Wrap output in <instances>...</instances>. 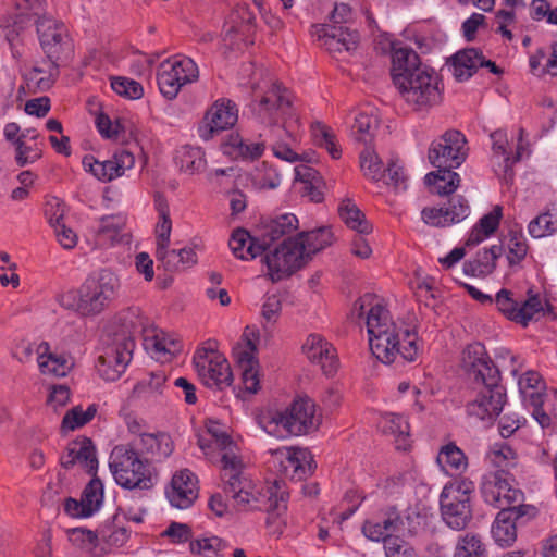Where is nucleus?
Segmentation results:
<instances>
[{
	"mask_svg": "<svg viewBox=\"0 0 557 557\" xmlns=\"http://www.w3.org/2000/svg\"><path fill=\"white\" fill-rule=\"evenodd\" d=\"M350 317L357 320L366 318L370 349L381 362L392 363L397 355L407 361L416 360L418 325L414 317L395 324L382 299L370 293L355 301Z\"/></svg>",
	"mask_w": 557,
	"mask_h": 557,
	"instance_id": "1",
	"label": "nucleus"
},
{
	"mask_svg": "<svg viewBox=\"0 0 557 557\" xmlns=\"http://www.w3.org/2000/svg\"><path fill=\"white\" fill-rule=\"evenodd\" d=\"M252 113L260 123L273 127V154L290 163L298 161L299 154L294 146L298 141L300 123L293 103V94L282 85L273 83L252 103Z\"/></svg>",
	"mask_w": 557,
	"mask_h": 557,
	"instance_id": "2",
	"label": "nucleus"
},
{
	"mask_svg": "<svg viewBox=\"0 0 557 557\" xmlns=\"http://www.w3.org/2000/svg\"><path fill=\"white\" fill-rule=\"evenodd\" d=\"M221 463L223 490L238 510H264L276 516L286 510L288 494L283 483L275 480L270 486H257L236 454L221 456Z\"/></svg>",
	"mask_w": 557,
	"mask_h": 557,
	"instance_id": "3",
	"label": "nucleus"
},
{
	"mask_svg": "<svg viewBox=\"0 0 557 557\" xmlns=\"http://www.w3.org/2000/svg\"><path fill=\"white\" fill-rule=\"evenodd\" d=\"M119 288V277L102 269L88 275L77 289L63 294L61 305L84 317L97 315L109 307Z\"/></svg>",
	"mask_w": 557,
	"mask_h": 557,
	"instance_id": "4",
	"label": "nucleus"
},
{
	"mask_svg": "<svg viewBox=\"0 0 557 557\" xmlns=\"http://www.w3.org/2000/svg\"><path fill=\"white\" fill-rule=\"evenodd\" d=\"M257 422L267 434L280 440L306 434L318 425L315 405L309 398H299L284 410L262 411Z\"/></svg>",
	"mask_w": 557,
	"mask_h": 557,
	"instance_id": "5",
	"label": "nucleus"
},
{
	"mask_svg": "<svg viewBox=\"0 0 557 557\" xmlns=\"http://www.w3.org/2000/svg\"><path fill=\"white\" fill-rule=\"evenodd\" d=\"M442 518L430 512L431 507H424L422 522L420 521V544L424 547L428 557H440L443 549V523L454 530H463L472 519L471 504L440 499ZM421 519V516H420Z\"/></svg>",
	"mask_w": 557,
	"mask_h": 557,
	"instance_id": "6",
	"label": "nucleus"
},
{
	"mask_svg": "<svg viewBox=\"0 0 557 557\" xmlns=\"http://www.w3.org/2000/svg\"><path fill=\"white\" fill-rule=\"evenodd\" d=\"M376 48L392 54V77L403 99L418 110V53L410 47L397 41L392 35H382Z\"/></svg>",
	"mask_w": 557,
	"mask_h": 557,
	"instance_id": "7",
	"label": "nucleus"
},
{
	"mask_svg": "<svg viewBox=\"0 0 557 557\" xmlns=\"http://www.w3.org/2000/svg\"><path fill=\"white\" fill-rule=\"evenodd\" d=\"M109 468L114 481L122 488L149 491L157 484V475L149 462L128 443L116 445L111 450Z\"/></svg>",
	"mask_w": 557,
	"mask_h": 557,
	"instance_id": "8",
	"label": "nucleus"
},
{
	"mask_svg": "<svg viewBox=\"0 0 557 557\" xmlns=\"http://www.w3.org/2000/svg\"><path fill=\"white\" fill-rule=\"evenodd\" d=\"M198 77V65L185 55H175L162 61L157 71L159 90L168 100L175 99L185 85L196 82Z\"/></svg>",
	"mask_w": 557,
	"mask_h": 557,
	"instance_id": "9",
	"label": "nucleus"
},
{
	"mask_svg": "<svg viewBox=\"0 0 557 557\" xmlns=\"http://www.w3.org/2000/svg\"><path fill=\"white\" fill-rule=\"evenodd\" d=\"M194 368L201 382L210 388L222 389L233 381L231 367L226 358L215 348V343L208 341L197 348L193 357Z\"/></svg>",
	"mask_w": 557,
	"mask_h": 557,
	"instance_id": "10",
	"label": "nucleus"
},
{
	"mask_svg": "<svg viewBox=\"0 0 557 557\" xmlns=\"http://www.w3.org/2000/svg\"><path fill=\"white\" fill-rule=\"evenodd\" d=\"M467 156V138L457 129L446 131L428 149V160L434 168H458Z\"/></svg>",
	"mask_w": 557,
	"mask_h": 557,
	"instance_id": "11",
	"label": "nucleus"
},
{
	"mask_svg": "<svg viewBox=\"0 0 557 557\" xmlns=\"http://www.w3.org/2000/svg\"><path fill=\"white\" fill-rule=\"evenodd\" d=\"M37 33L42 50L54 65L72 55L73 41L62 22L44 16L37 21Z\"/></svg>",
	"mask_w": 557,
	"mask_h": 557,
	"instance_id": "12",
	"label": "nucleus"
},
{
	"mask_svg": "<svg viewBox=\"0 0 557 557\" xmlns=\"http://www.w3.org/2000/svg\"><path fill=\"white\" fill-rule=\"evenodd\" d=\"M308 262L296 237H288L273 251L265 255V264L272 282L289 276Z\"/></svg>",
	"mask_w": 557,
	"mask_h": 557,
	"instance_id": "13",
	"label": "nucleus"
},
{
	"mask_svg": "<svg viewBox=\"0 0 557 557\" xmlns=\"http://www.w3.org/2000/svg\"><path fill=\"white\" fill-rule=\"evenodd\" d=\"M270 466L282 478L301 481L314 470V461L307 448L280 447L271 451Z\"/></svg>",
	"mask_w": 557,
	"mask_h": 557,
	"instance_id": "14",
	"label": "nucleus"
},
{
	"mask_svg": "<svg viewBox=\"0 0 557 557\" xmlns=\"http://www.w3.org/2000/svg\"><path fill=\"white\" fill-rule=\"evenodd\" d=\"M134 349L135 344L131 339L120 343L104 336L97 362L99 375L109 382L119 380L129 364Z\"/></svg>",
	"mask_w": 557,
	"mask_h": 557,
	"instance_id": "15",
	"label": "nucleus"
},
{
	"mask_svg": "<svg viewBox=\"0 0 557 557\" xmlns=\"http://www.w3.org/2000/svg\"><path fill=\"white\" fill-rule=\"evenodd\" d=\"M152 326V321L140 308L129 307L115 314L107 329L106 336L120 343L131 339L136 345V337L146 336Z\"/></svg>",
	"mask_w": 557,
	"mask_h": 557,
	"instance_id": "16",
	"label": "nucleus"
},
{
	"mask_svg": "<svg viewBox=\"0 0 557 557\" xmlns=\"http://www.w3.org/2000/svg\"><path fill=\"white\" fill-rule=\"evenodd\" d=\"M484 500L503 510V508L521 505L523 493L515 488L504 471H497L487 476L482 483Z\"/></svg>",
	"mask_w": 557,
	"mask_h": 557,
	"instance_id": "17",
	"label": "nucleus"
},
{
	"mask_svg": "<svg viewBox=\"0 0 557 557\" xmlns=\"http://www.w3.org/2000/svg\"><path fill=\"white\" fill-rule=\"evenodd\" d=\"M238 119V109L230 99H218L206 112L202 123L198 127L199 136L211 139L216 133L233 127Z\"/></svg>",
	"mask_w": 557,
	"mask_h": 557,
	"instance_id": "18",
	"label": "nucleus"
},
{
	"mask_svg": "<svg viewBox=\"0 0 557 557\" xmlns=\"http://www.w3.org/2000/svg\"><path fill=\"white\" fill-rule=\"evenodd\" d=\"M135 165V157L127 150L116 151L111 159L98 161L92 156L83 159V166L96 178L102 182H111Z\"/></svg>",
	"mask_w": 557,
	"mask_h": 557,
	"instance_id": "19",
	"label": "nucleus"
},
{
	"mask_svg": "<svg viewBox=\"0 0 557 557\" xmlns=\"http://www.w3.org/2000/svg\"><path fill=\"white\" fill-rule=\"evenodd\" d=\"M244 337L245 344L243 346L237 345L233 354L242 371V382L245 391L250 394H256L260 388L258 361L255 357L257 337L253 332H251L250 337L248 329L244 333Z\"/></svg>",
	"mask_w": 557,
	"mask_h": 557,
	"instance_id": "20",
	"label": "nucleus"
},
{
	"mask_svg": "<svg viewBox=\"0 0 557 557\" xmlns=\"http://www.w3.org/2000/svg\"><path fill=\"white\" fill-rule=\"evenodd\" d=\"M506 392L503 386H481L473 400L467 405V413L481 421H493L503 410Z\"/></svg>",
	"mask_w": 557,
	"mask_h": 557,
	"instance_id": "21",
	"label": "nucleus"
},
{
	"mask_svg": "<svg viewBox=\"0 0 557 557\" xmlns=\"http://www.w3.org/2000/svg\"><path fill=\"white\" fill-rule=\"evenodd\" d=\"M169 503L178 509L190 507L198 497L197 476L188 469L175 472L165 487Z\"/></svg>",
	"mask_w": 557,
	"mask_h": 557,
	"instance_id": "22",
	"label": "nucleus"
},
{
	"mask_svg": "<svg viewBox=\"0 0 557 557\" xmlns=\"http://www.w3.org/2000/svg\"><path fill=\"white\" fill-rule=\"evenodd\" d=\"M103 502V484L94 478L85 486L81 499L69 497L64 500V512L72 518H89L96 513Z\"/></svg>",
	"mask_w": 557,
	"mask_h": 557,
	"instance_id": "23",
	"label": "nucleus"
},
{
	"mask_svg": "<svg viewBox=\"0 0 557 557\" xmlns=\"http://www.w3.org/2000/svg\"><path fill=\"white\" fill-rule=\"evenodd\" d=\"M128 444L148 462L149 460L163 461L174 450V443L171 436L164 432L141 434V437H133Z\"/></svg>",
	"mask_w": 557,
	"mask_h": 557,
	"instance_id": "24",
	"label": "nucleus"
},
{
	"mask_svg": "<svg viewBox=\"0 0 557 557\" xmlns=\"http://www.w3.org/2000/svg\"><path fill=\"white\" fill-rule=\"evenodd\" d=\"M307 358L321 367L326 375H333L338 367V358L334 346L321 334L308 335L302 345Z\"/></svg>",
	"mask_w": 557,
	"mask_h": 557,
	"instance_id": "25",
	"label": "nucleus"
},
{
	"mask_svg": "<svg viewBox=\"0 0 557 557\" xmlns=\"http://www.w3.org/2000/svg\"><path fill=\"white\" fill-rule=\"evenodd\" d=\"M63 468L70 469L79 466L82 469L92 473L98 468L96 449L88 437H78L69 443L64 454L60 458Z\"/></svg>",
	"mask_w": 557,
	"mask_h": 557,
	"instance_id": "26",
	"label": "nucleus"
},
{
	"mask_svg": "<svg viewBox=\"0 0 557 557\" xmlns=\"http://www.w3.org/2000/svg\"><path fill=\"white\" fill-rule=\"evenodd\" d=\"M529 506L518 505L503 508L492 527V534L495 542L502 546H510L517 539L516 521L527 515Z\"/></svg>",
	"mask_w": 557,
	"mask_h": 557,
	"instance_id": "27",
	"label": "nucleus"
},
{
	"mask_svg": "<svg viewBox=\"0 0 557 557\" xmlns=\"http://www.w3.org/2000/svg\"><path fill=\"white\" fill-rule=\"evenodd\" d=\"M145 350L156 360L165 362L180 352L181 344L178 341L166 336L162 331L154 326L143 337Z\"/></svg>",
	"mask_w": 557,
	"mask_h": 557,
	"instance_id": "28",
	"label": "nucleus"
},
{
	"mask_svg": "<svg viewBox=\"0 0 557 557\" xmlns=\"http://www.w3.org/2000/svg\"><path fill=\"white\" fill-rule=\"evenodd\" d=\"M377 428L384 433L394 437L397 450L407 451L411 448L410 426L408 421L399 414L386 412L377 422Z\"/></svg>",
	"mask_w": 557,
	"mask_h": 557,
	"instance_id": "29",
	"label": "nucleus"
},
{
	"mask_svg": "<svg viewBox=\"0 0 557 557\" xmlns=\"http://www.w3.org/2000/svg\"><path fill=\"white\" fill-rule=\"evenodd\" d=\"M298 228V219L293 213L281 214L265 223L259 230L260 239L264 249L269 248L281 237L289 236Z\"/></svg>",
	"mask_w": 557,
	"mask_h": 557,
	"instance_id": "30",
	"label": "nucleus"
},
{
	"mask_svg": "<svg viewBox=\"0 0 557 557\" xmlns=\"http://www.w3.org/2000/svg\"><path fill=\"white\" fill-rule=\"evenodd\" d=\"M443 101V85L433 69L420 67V110H430Z\"/></svg>",
	"mask_w": 557,
	"mask_h": 557,
	"instance_id": "31",
	"label": "nucleus"
},
{
	"mask_svg": "<svg viewBox=\"0 0 557 557\" xmlns=\"http://www.w3.org/2000/svg\"><path fill=\"white\" fill-rule=\"evenodd\" d=\"M492 150L494 159H498L495 173L509 184L513 180L511 156L507 150L508 136L506 131L497 129L491 134Z\"/></svg>",
	"mask_w": 557,
	"mask_h": 557,
	"instance_id": "32",
	"label": "nucleus"
},
{
	"mask_svg": "<svg viewBox=\"0 0 557 557\" xmlns=\"http://www.w3.org/2000/svg\"><path fill=\"white\" fill-rule=\"evenodd\" d=\"M228 246L233 255L242 260L253 259L265 250L260 239V234L258 237H251L250 234L243 228L233 232L228 240Z\"/></svg>",
	"mask_w": 557,
	"mask_h": 557,
	"instance_id": "33",
	"label": "nucleus"
},
{
	"mask_svg": "<svg viewBox=\"0 0 557 557\" xmlns=\"http://www.w3.org/2000/svg\"><path fill=\"white\" fill-rule=\"evenodd\" d=\"M165 382L166 375L163 371L152 372L134 386L132 397L145 404L158 403L163 395Z\"/></svg>",
	"mask_w": 557,
	"mask_h": 557,
	"instance_id": "34",
	"label": "nucleus"
},
{
	"mask_svg": "<svg viewBox=\"0 0 557 557\" xmlns=\"http://www.w3.org/2000/svg\"><path fill=\"white\" fill-rule=\"evenodd\" d=\"M482 65V53L475 48L458 51L451 58L453 76L458 82L469 79Z\"/></svg>",
	"mask_w": 557,
	"mask_h": 557,
	"instance_id": "35",
	"label": "nucleus"
},
{
	"mask_svg": "<svg viewBox=\"0 0 557 557\" xmlns=\"http://www.w3.org/2000/svg\"><path fill=\"white\" fill-rule=\"evenodd\" d=\"M453 169L437 168L436 171L425 175L424 184L431 194L445 196L453 194L458 188L460 176Z\"/></svg>",
	"mask_w": 557,
	"mask_h": 557,
	"instance_id": "36",
	"label": "nucleus"
},
{
	"mask_svg": "<svg viewBox=\"0 0 557 557\" xmlns=\"http://www.w3.org/2000/svg\"><path fill=\"white\" fill-rule=\"evenodd\" d=\"M48 344L41 343L36 347L37 362L44 374L65 376L73 367L71 358L48 354Z\"/></svg>",
	"mask_w": 557,
	"mask_h": 557,
	"instance_id": "37",
	"label": "nucleus"
},
{
	"mask_svg": "<svg viewBox=\"0 0 557 557\" xmlns=\"http://www.w3.org/2000/svg\"><path fill=\"white\" fill-rule=\"evenodd\" d=\"M503 253L500 245H493L490 249L479 251L472 260L465 262L463 271L472 276H485L491 274L496 267V259Z\"/></svg>",
	"mask_w": 557,
	"mask_h": 557,
	"instance_id": "38",
	"label": "nucleus"
},
{
	"mask_svg": "<svg viewBox=\"0 0 557 557\" xmlns=\"http://www.w3.org/2000/svg\"><path fill=\"white\" fill-rule=\"evenodd\" d=\"M296 238L301 243V249L304 250L308 261L313 255L331 246L335 239L332 230L326 226L309 232H302L298 234Z\"/></svg>",
	"mask_w": 557,
	"mask_h": 557,
	"instance_id": "39",
	"label": "nucleus"
},
{
	"mask_svg": "<svg viewBox=\"0 0 557 557\" xmlns=\"http://www.w3.org/2000/svg\"><path fill=\"white\" fill-rule=\"evenodd\" d=\"M97 532L99 546L104 547L106 549L121 547L129 537L128 531L117 522L116 515L112 517V520L103 522Z\"/></svg>",
	"mask_w": 557,
	"mask_h": 557,
	"instance_id": "40",
	"label": "nucleus"
},
{
	"mask_svg": "<svg viewBox=\"0 0 557 557\" xmlns=\"http://www.w3.org/2000/svg\"><path fill=\"white\" fill-rule=\"evenodd\" d=\"M264 143L243 139L239 135H231L224 146V152L235 158L253 160L262 156Z\"/></svg>",
	"mask_w": 557,
	"mask_h": 557,
	"instance_id": "41",
	"label": "nucleus"
},
{
	"mask_svg": "<svg viewBox=\"0 0 557 557\" xmlns=\"http://www.w3.org/2000/svg\"><path fill=\"white\" fill-rule=\"evenodd\" d=\"M338 214L347 227L356 231L358 234H369L372 231L371 224L366 219L363 212L350 199H345L338 206Z\"/></svg>",
	"mask_w": 557,
	"mask_h": 557,
	"instance_id": "42",
	"label": "nucleus"
},
{
	"mask_svg": "<svg viewBox=\"0 0 557 557\" xmlns=\"http://www.w3.org/2000/svg\"><path fill=\"white\" fill-rule=\"evenodd\" d=\"M325 45L332 51H352L359 42V34L342 26H334L325 32Z\"/></svg>",
	"mask_w": 557,
	"mask_h": 557,
	"instance_id": "43",
	"label": "nucleus"
},
{
	"mask_svg": "<svg viewBox=\"0 0 557 557\" xmlns=\"http://www.w3.org/2000/svg\"><path fill=\"white\" fill-rule=\"evenodd\" d=\"M156 258L164 264L169 271H177L182 268L194 265L197 262V256L193 248L164 249Z\"/></svg>",
	"mask_w": 557,
	"mask_h": 557,
	"instance_id": "44",
	"label": "nucleus"
},
{
	"mask_svg": "<svg viewBox=\"0 0 557 557\" xmlns=\"http://www.w3.org/2000/svg\"><path fill=\"white\" fill-rule=\"evenodd\" d=\"M69 541L83 553L98 555L106 552L104 547L99 546L98 532H92L84 528H74L67 531Z\"/></svg>",
	"mask_w": 557,
	"mask_h": 557,
	"instance_id": "45",
	"label": "nucleus"
},
{
	"mask_svg": "<svg viewBox=\"0 0 557 557\" xmlns=\"http://www.w3.org/2000/svg\"><path fill=\"white\" fill-rule=\"evenodd\" d=\"M475 490L474 483L467 479L460 478L446 484L441 494L440 499L451 500V502H465L470 504L471 496Z\"/></svg>",
	"mask_w": 557,
	"mask_h": 557,
	"instance_id": "46",
	"label": "nucleus"
},
{
	"mask_svg": "<svg viewBox=\"0 0 557 557\" xmlns=\"http://www.w3.org/2000/svg\"><path fill=\"white\" fill-rule=\"evenodd\" d=\"M311 136L321 148H324L332 159H339L342 156V149L336 141L335 134L333 131L321 122H314L311 125Z\"/></svg>",
	"mask_w": 557,
	"mask_h": 557,
	"instance_id": "47",
	"label": "nucleus"
},
{
	"mask_svg": "<svg viewBox=\"0 0 557 557\" xmlns=\"http://www.w3.org/2000/svg\"><path fill=\"white\" fill-rule=\"evenodd\" d=\"M176 164L181 171L195 173L205 168L203 152L199 147L183 146L176 151Z\"/></svg>",
	"mask_w": 557,
	"mask_h": 557,
	"instance_id": "48",
	"label": "nucleus"
},
{
	"mask_svg": "<svg viewBox=\"0 0 557 557\" xmlns=\"http://www.w3.org/2000/svg\"><path fill=\"white\" fill-rule=\"evenodd\" d=\"M157 210L159 220L156 225L157 249L156 256L169 248L170 236L172 231V221L170 219L169 207L163 200L157 201Z\"/></svg>",
	"mask_w": 557,
	"mask_h": 557,
	"instance_id": "49",
	"label": "nucleus"
},
{
	"mask_svg": "<svg viewBox=\"0 0 557 557\" xmlns=\"http://www.w3.org/2000/svg\"><path fill=\"white\" fill-rule=\"evenodd\" d=\"M437 462L445 470L463 472L468 467V460L463 451L454 443L443 446L437 456Z\"/></svg>",
	"mask_w": 557,
	"mask_h": 557,
	"instance_id": "50",
	"label": "nucleus"
},
{
	"mask_svg": "<svg viewBox=\"0 0 557 557\" xmlns=\"http://www.w3.org/2000/svg\"><path fill=\"white\" fill-rule=\"evenodd\" d=\"M359 161L360 169L368 180L372 182H380L385 178L383 163L374 149L366 147L360 152Z\"/></svg>",
	"mask_w": 557,
	"mask_h": 557,
	"instance_id": "51",
	"label": "nucleus"
},
{
	"mask_svg": "<svg viewBox=\"0 0 557 557\" xmlns=\"http://www.w3.org/2000/svg\"><path fill=\"white\" fill-rule=\"evenodd\" d=\"M454 557H487L481 536L470 532L461 535L456 544Z\"/></svg>",
	"mask_w": 557,
	"mask_h": 557,
	"instance_id": "52",
	"label": "nucleus"
},
{
	"mask_svg": "<svg viewBox=\"0 0 557 557\" xmlns=\"http://www.w3.org/2000/svg\"><path fill=\"white\" fill-rule=\"evenodd\" d=\"M397 517H387L382 521L368 520L362 527L363 534L371 541L380 542L393 537L392 533L396 530Z\"/></svg>",
	"mask_w": 557,
	"mask_h": 557,
	"instance_id": "53",
	"label": "nucleus"
},
{
	"mask_svg": "<svg viewBox=\"0 0 557 557\" xmlns=\"http://www.w3.org/2000/svg\"><path fill=\"white\" fill-rule=\"evenodd\" d=\"M379 117L372 108L361 111L355 117L354 128L358 133V139L368 143L370 141L379 127Z\"/></svg>",
	"mask_w": 557,
	"mask_h": 557,
	"instance_id": "54",
	"label": "nucleus"
},
{
	"mask_svg": "<svg viewBox=\"0 0 557 557\" xmlns=\"http://www.w3.org/2000/svg\"><path fill=\"white\" fill-rule=\"evenodd\" d=\"M478 384L481 386H502L500 372L497 367L492 362L491 359L486 358L484 362H479L476 369L470 373Z\"/></svg>",
	"mask_w": 557,
	"mask_h": 557,
	"instance_id": "55",
	"label": "nucleus"
},
{
	"mask_svg": "<svg viewBox=\"0 0 557 557\" xmlns=\"http://www.w3.org/2000/svg\"><path fill=\"white\" fill-rule=\"evenodd\" d=\"M125 218L120 214L103 216L99 221L98 235L103 240L112 244L117 242L121 231L124 228Z\"/></svg>",
	"mask_w": 557,
	"mask_h": 557,
	"instance_id": "56",
	"label": "nucleus"
},
{
	"mask_svg": "<svg viewBox=\"0 0 557 557\" xmlns=\"http://www.w3.org/2000/svg\"><path fill=\"white\" fill-rule=\"evenodd\" d=\"M96 412V405H89L86 410H83L82 407H74L63 417L62 429L73 431L76 428L83 426L95 417Z\"/></svg>",
	"mask_w": 557,
	"mask_h": 557,
	"instance_id": "57",
	"label": "nucleus"
},
{
	"mask_svg": "<svg viewBox=\"0 0 557 557\" xmlns=\"http://www.w3.org/2000/svg\"><path fill=\"white\" fill-rule=\"evenodd\" d=\"M557 231V214L545 212L529 223V233L534 238H542Z\"/></svg>",
	"mask_w": 557,
	"mask_h": 557,
	"instance_id": "58",
	"label": "nucleus"
},
{
	"mask_svg": "<svg viewBox=\"0 0 557 557\" xmlns=\"http://www.w3.org/2000/svg\"><path fill=\"white\" fill-rule=\"evenodd\" d=\"M384 172L385 177H388L385 184L392 185L397 191L407 189L408 176L399 158H391Z\"/></svg>",
	"mask_w": 557,
	"mask_h": 557,
	"instance_id": "59",
	"label": "nucleus"
},
{
	"mask_svg": "<svg viewBox=\"0 0 557 557\" xmlns=\"http://www.w3.org/2000/svg\"><path fill=\"white\" fill-rule=\"evenodd\" d=\"M207 431L212 436L213 445L222 451V456L227 453L235 454L236 446L221 423L209 420L207 422Z\"/></svg>",
	"mask_w": 557,
	"mask_h": 557,
	"instance_id": "60",
	"label": "nucleus"
},
{
	"mask_svg": "<svg viewBox=\"0 0 557 557\" xmlns=\"http://www.w3.org/2000/svg\"><path fill=\"white\" fill-rule=\"evenodd\" d=\"M255 21V14L246 5H240L230 15L231 26L227 33H248Z\"/></svg>",
	"mask_w": 557,
	"mask_h": 557,
	"instance_id": "61",
	"label": "nucleus"
},
{
	"mask_svg": "<svg viewBox=\"0 0 557 557\" xmlns=\"http://www.w3.org/2000/svg\"><path fill=\"white\" fill-rule=\"evenodd\" d=\"M111 87L117 95L128 99H139L144 95L143 86L127 77H113L111 79Z\"/></svg>",
	"mask_w": 557,
	"mask_h": 557,
	"instance_id": "62",
	"label": "nucleus"
},
{
	"mask_svg": "<svg viewBox=\"0 0 557 557\" xmlns=\"http://www.w3.org/2000/svg\"><path fill=\"white\" fill-rule=\"evenodd\" d=\"M488 457L496 467L508 468L515 466L517 454L510 446L500 443L492 446Z\"/></svg>",
	"mask_w": 557,
	"mask_h": 557,
	"instance_id": "63",
	"label": "nucleus"
},
{
	"mask_svg": "<svg viewBox=\"0 0 557 557\" xmlns=\"http://www.w3.org/2000/svg\"><path fill=\"white\" fill-rule=\"evenodd\" d=\"M542 310L543 305L539 295H530L527 300L519 302L516 322L527 326L534 315Z\"/></svg>",
	"mask_w": 557,
	"mask_h": 557,
	"instance_id": "64",
	"label": "nucleus"
}]
</instances>
